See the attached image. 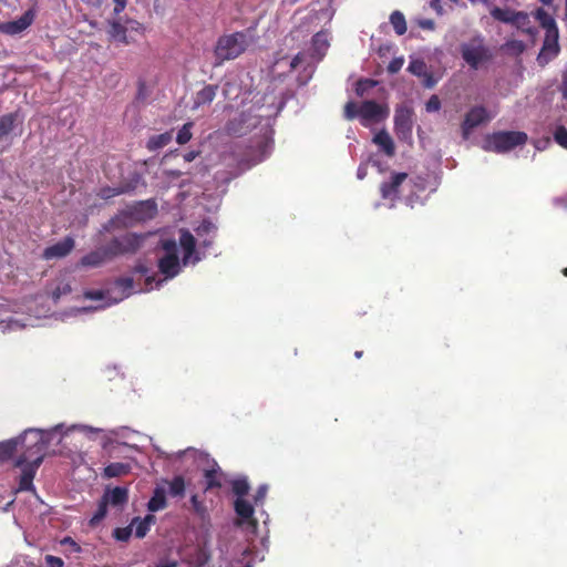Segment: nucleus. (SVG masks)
Segmentation results:
<instances>
[{"label": "nucleus", "instance_id": "nucleus-64", "mask_svg": "<svg viewBox=\"0 0 567 567\" xmlns=\"http://www.w3.org/2000/svg\"><path fill=\"white\" fill-rule=\"evenodd\" d=\"M154 281H155V277L154 276H147L146 279H145L146 287L147 288H152V285H153Z\"/></svg>", "mask_w": 567, "mask_h": 567}, {"label": "nucleus", "instance_id": "nucleus-56", "mask_svg": "<svg viewBox=\"0 0 567 567\" xmlns=\"http://www.w3.org/2000/svg\"><path fill=\"white\" fill-rule=\"evenodd\" d=\"M148 271V267L142 262H138L133 269V272L140 274L142 276H146Z\"/></svg>", "mask_w": 567, "mask_h": 567}, {"label": "nucleus", "instance_id": "nucleus-40", "mask_svg": "<svg viewBox=\"0 0 567 567\" xmlns=\"http://www.w3.org/2000/svg\"><path fill=\"white\" fill-rule=\"evenodd\" d=\"M112 536L117 540V542H127L131 536H132V528H131V525L126 526V527H116L113 532H112Z\"/></svg>", "mask_w": 567, "mask_h": 567}, {"label": "nucleus", "instance_id": "nucleus-45", "mask_svg": "<svg viewBox=\"0 0 567 567\" xmlns=\"http://www.w3.org/2000/svg\"><path fill=\"white\" fill-rule=\"evenodd\" d=\"M441 109V101L439 96L432 95L425 104V110L429 113L437 112Z\"/></svg>", "mask_w": 567, "mask_h": 567}, {"label": "nucleus", "instance_id": "nucleus-16", "mask_svg": "<svg viewBox=\"0 0 567 567\" xmlns=\"http://www.w3.org/2000/svg\"><path fill=\"white\" fill-rule=\"evenodd\" d=\"M558 31L554 30L549 31V33H545L544 43L542 50L537 56V61L539 64L544 65L548 63L551 59H554L559 52L558 44Z\"/></svg>", "mask_w": 567, "mask_h": 567}, {"label": "nucleus", "instance_id": "nucleus-24", "mask_svg": "<svg viewBox=\"0 0 567 567\" xmlns=\"http://www.w3.org/2000/svg\"><path fill=\"white\" fill-rule=\"evenodd\" d=\"M179 244L184 250L183 261L186 265L188 259L195 252L196 241L194 236L188 230H182L179 237Z\"/></svg>", "mask_w": 567, "mask_h": 567}, {"label": "nucleus", "instance_id": "nucleus-1", "mask_svg": "<svg viewBox=\"0 0 567 567\" xmlns=\"http://www.w3.org/2000/svg\"><path fill=\"white\" fill-rule=\"evenodd\" d=\"M329 34L324 31L318 32L312 38L311 52L299 53L290 61L286 59L277 60L274 64V72L278 73V70L288 65L290 71L303 69L309 78L313 71L315 64L318 63L326 55L330 42Z\"/></svg>", "mask_w": 567, "mask_h": 567}, {"label": "nucleus", "instance_id": "nucleus-17", "mask_svg": "<svg viewBox=\"0 0 567 567\" xmlns=\"http://www.w3.org/2000/svg\"><path fill=\"white\" fill-rule=\"evenodd\" d=\"M41 464L42 463L39 462L27 461L22 465L18 466L21 468L18 491L23 492L34 489L33 480Z\"/></svg>", "mask_w": 567, "mask_h": 567}, {"label": "nucleus", "instance_id": "nucleus-2", "mask_svg": "<svg viewBox=\"0 0 567 567\" xmlns=\"http://www.w3.org/2000/svg\"><path fill=\"white\" fill-rule=\"evenodd\" d=\"M21 454L14 462V466H20L27 461L42 463L45 451L49 446L48 433L38 429L25 430L18 436Z\"/></svg>", "mask_w": 567, "mask_h": 567}, {"label": "nucleus", "instance_id": "nucleus-21", "mask_svg": "<svg viewBox=\"0 0 567 567\" xmlns=\"http://www.w3.org/2000/svg\"><path fill=\"white\" fill-rule=\"evenodd\" d=\"M107 259H112L106 252V246L101 249L93 250L80 260V265L83 267H99L103 265Z\"/></svg>", "mask_w": 567, "mask_h": 567}, {"label": "nucleus", "instance_id": "nucleus-47", "mask_svg": "<svg viewBox=\"0 0 567 567\" xmlns=\"http://www.w3.org/2000/svg\"><path fill=\"white\" fill-rule=\"evenodd\" d=\"M109 291L103 290H87L84 292V297L91 300H104Z\"/></svg>", "mask_w": 567, "mask_h": 567}, {"label": "nucleus", "instance_id": "nucleus-61", "mask_svg": "<svg viewBox=\"0 0 567 567\" xmlns=\"http://www.w3.org/2000/svg\"><path fill=\"white\" fill-rule=\"evenodd\" d=\"M140 206L141 207H145V208H147L150 210H153V212L156 210V205L154 203L150 202V200L140 203Z\"/></svg>", "mask_w": 567, "mask_h": 567}, {"label": "nucleus", "instance_id": "nucleus-54", "mask_svg": "<svg viewBox=\"0 0 567 567\" xmlns=\"http://www.w3.org/2000/svg\"><path fill=\"white\" fill-rule=\"evenodd\" d=\"M114 1V13L120 14L124 11L127 1L126 0H113Z\"/></svg>", "mask_w": 567, "mask_h": 567}, {"label": "nucleus", "instance_id": "nucleus-28", "mask_svg": "<svg viewBox=\"0 0 567 567\" xmlns=\"http://www.w3.org/2000/svg\"><path fill=\"white\" fill-rule=\"evenodd\" d=\"M216 96V86L206 85L199 92H197L194 100V107L210 104Z\"/></svg>", "mask_w": 567, "mask_h": 567}, {"label": "nucleus", "instance_id": "nucleus-44", "mask_svg": "<svg viewBox=\"0 0 567 567\" xmlns=\"http://www.w3.org/2000/svg\"><path fill=\"white\" fill-rule=\"evenodd\" d=\"M216 226L209 220H203L196 229L198 236L210 235L216 233Z\"/></svg>", "mask_w": 567, "mask_h": 567}, {"label": "nucleus", "instance_id": "nucleus-46", "mask_svg": "<svg viewBox=\"0 0 567 567\" xmlns=\"http://www.w3.org/2000/svg\"><path fill=\"white\" fill-rule=\"evenodd\" d=\"M268 487L267 485H260L255 495H254V503L255 505H262L267 495Z\"/></svg>", "mask_w": 567, "mask_h": 567}, {"label": "nucleus", "instance_id": "nucleus-27", "mask_svg": "<svg viewBox=\"0 0 567 567\" xmlns=\"http://www.w3.org/2000/svg\"><path fill=\"white\" fill-rule=\"evenodd\" d=\"M167 506L166 494L164 488L156 487L153 492L151 499L147 503L150 512H157L164 509Z\"/></svg>", "mask_w": 567, "mask_h": 567}, {"label": "nucleus", "instance_id": "nucleus-59", "mask_svg": "<svg viewBox=\"0 0 567 567\" xmlns=\"http://www.w3.org/2000/svg\"><path fill=\"white\" fill-rule=\"evenodd\" d=\"M560 90H561L564 99L567 100V70L565 71V73L563 75V82H561Z\"/></svg>", "mask_w": 567, "mask_h": 567}, {"label": "nucleus", "instance_id": "nucleus-5", "mask_svg": "<svg viewBox=\"0 0 567 567\" xmlns=\"http://www.w3.org/2000/svg\"><path fill=\"white\" fill-rule=\"evenodd\" d=\"M128 502V489L126 487L116 486L106 488L97 504V509L91 517L89 525L97 526L107 515V506L122 508Z\"/></svg>", "mask_w": 567, "mask_h": 567}, {"label": "nucleus", "instance_id": "nucleus-6", "mask_svg": "<svg viewBox=\"0 0 567 567\" xmlns=\"http://www.w3.org/2000/svg\"><path fill=\"white\" fill-rule=\"evenodd\" d=\"M461 54L463 60L474 70L482 68L492 59L491 50L480 35L462 43Z\"/></svg>", "mask_w": 567, "mask_h": 567}, {"label": "nucleus", "instance_id": "nucleus-62", "mask_svg": "<svg viewBox=\"0 0 567 567\" xmlns=\"http://www.w3.org/2000/svg\"><path fill=\"white\" fill-rule=\"evenodd\" d=\"M367 175V168L363 165H360L357 172V176L359 179H363Z\"/></svg>", "mask_w": 567, "mask_h": 567}, {"label": "nucleus", "instance_id": "nucleus-49", "mask_svg": "<svg viewBox=\"0 0 567 567\" xmlns=\"http://www.w3.org/2000/svg\"><path fill=\"white\" fill-rule=\"evenodd\" d=\"M403 64H404L403 58H395L389 63L388 71L390 73L394 74L402 69Z\"/></svg>", "mask_w": 567, "mask_h": 567}, {"label": "nucleus", "instance_id": "nucleus-63", "mask_svg": "<svg viewBox=\"0 0 567 567\" xmlns=\"http://www.w3.org/2000/svg\"><path fill=\"white\" fill-rule=\"evenodd\" d=\"M425 78V86L432 87L435 84V81L432 79L430 74L423 75Z\"/></svg>", "mask_w": 567, "mask_h": 567}, {"label": "nucleus", "instance_id": "nucleus-32", "mask_svg": "<svg viewBox=\"0 0 567 567\" xmlns=\"http://www.w3.org/2000/svg\"><path fill=\"white\" fill-rule=\"evenodd\" d=\"M115 286L122 290V293L118 298H115L113 302H118L124 298H127L131 295V291L134 287V280L131 277H121L115 279Z\"/></svg>", "mask_w": 567, "mask_h": 567}, {"label": "nucleus", "instance_id": "nucleus-39", "mask_svg": "<svg viewBox=\"0 0 567 567\" xmlns=\"http://www.w3.org/2000/svg\"><path fill=\"white\" fill-rule=\"evenodd\" d=\"M408 70L416 75V76H423V75H426V72H427V68H426V64L424 61L422 60H412L408 66Z\"/></svg>", "mask_w": 567, "mask_h": 567}, {"label": "nucleus", "instance_id": "nucleus-26", "mask_svg": "<svg viewBox=\"0 0 567 567\" xmlns=\"http://www.w3.org/2000/svg\"><path fill=\"white\" fill-rule=\"evenodd\" d=\"M131 472V465L122 462L110 463L104 467L103 476L106 478L120 477Z\"/></svg>", "mask_w": 567, "mask_h": 567}, {"label": "nucleus", "instance_id": "nucleus-34", "mask_svg": "<svg viewBox=\"0 0 567 567\" xmlns=\"http://www.w3.org/2000/svg\"><path fill=\"white\" fill-rule=\"evenodd\" d=\"M390 22L396 34L402 35L406 32V21L402 12L393 11L390 16Z\"/></svg>", "mask_w": 567, "mask_h": 567}, {"label": "nucleus", "instance_id": "nucleus-19", "mask_svg": "<svg viewBox=\"0 0 567 567\" xmlns=\"http://www.w3.org/2000/svg\"><path fill=\"white\" fill-rule=\"evenodd\" d=\"M74 248V239L72 237H65L63 240L49 246L43 251V258L47 260L54 258H63L68 256Z\"/></svg>", "mask_w": 567, "mask_h": 567}, {"label": "nucleus", "instance_id": "nucleus-13", "mask_svg": "<svg viewBox=\"0 0 567 567\" xmlns=\"http://www.w3.org/2000/svg\"><path fill=\"white\" fill-rule=\"evenodd\" d=\"M234 509L238 516L236 522L237 526H243L247 524L252 530H256L258 527V522L254 517V506L245 498H236L234 502Z\"/></svg>", "mask_w": 567, "mask_h": 567}, {"label": "nucleus", "instance_id": "nucleus-36", "mask_svg": "<svg viewBox=\"0 0 567 567\" xmlns=\"http://www.w3.org/2000/svg\"><path fill=\"white\" fill-rule=\"evenodd\" d=\"M249 483L246 478H237L231 482V489L237 498H244L249 492Z\"/></svg>", "mask_w": 567, "mask_h": 567}, {"label": "nucleus", "instance_id": "nucleus-48", "mask_svg": "<svg viewBox=\"0 0 567 567\" xmlns=\"http://www.w3.org/2000/svg\"><path fill=\"white\" fill-rule=\"evenodd\" d=\"M47 567H63L64 561L62 558L53 555H47L44 557Z\"/></svg>", "mask_w": 567, "mask_h": 567}, {"label": "nucleus", "instance_id": "nucleus-30", "mask_svg": "<svg viewBox=\"0 0 567 567\" xmlns=\"http://www.w3.org/2000/svg\"><path fill=\"white\" fill-rule=\"evenodd\" d=\"M537 21L542 25V28L545 30V33H549V31L554 30L555 32L558 31V28L556 25V22L554 18L547 13L543 9H538L535 13Z\"/></svg>", "mask_w": 567, "mask_h": 567}, {"label": "nucleus", "instance_id": "nucleus-53", "mask_svg": "<svg viewBox=\"0 0 567 567\" xmlns=\"http://www.w3.org/2000/svg\"><path fill=\"white\" fill-rule=\"evenodd\" d=\"M430 7L436 12L439 16H443L445 13L444 8L442 6L441 0H431Z\"/></svg>", "mask_w": 567, "mask_h": 567}, {"label": "nucleus", "instance_id": "nucleus-41", "mask_svg": "<svg viewBox=\"0 0 567 567\" xmlns=\"http://www.w3.org/2000/svg\"><path fill=\"white\" fill-rule=\"evenodd\" d=\"M377 85V81L365 79L360 80L355 85V92L358 95L363 96L368 91Z\"/></svg>", "mask_w": 567, "mask_h": 567}, {"label": "nucleus", "instance_id": "nucleus-20", "mask_svg": "<svg viewBox=\"0 0 567 567\" xmlns=\"http://www.w3.org/2000/svg\"><path fill=\"white\" fill-rule=\"evenodd\" d=\"M241 83L243 81L238 75L228 76L223 86V95L225 99L237 101L243 94H246L247 92L244 91Z\"/></svg>", "mask_w": 567, "mask_h": 567}, {"label": "nucleus", "instance_id": "nucleus-10", "mask_svg": "<svg viewBox=\"0 0 567 567\" xmlns=\"http://www.w3.org/2000/svg\"><path fill=\"white\" fill-rule=\"evenodd\" d=\"M413 125V110L404 104L395 110L394 126L400 138L405 140L409 137Z\"/></svg>", "mask_w": 567, "mask_h": 567}, {"label": "nucleus", "instance_id": "nucleus-51", "mask_svg": "<svg viewBox=\"0 0 567 567\" xmlns=\"http://www.w3.org/2000/svg\"><path fill=\"white\" fill-rule=\"evenodd\" d=\"M124 193V189L121 188V187H117V188H103L102 189V197L103 198H111V197H114V196H117V195H121Z\"/></svg>", "mask_w": 567, "mask_h": 567}, {"label": "nucleus", "instance_id": "nucleus-29", "mask_svg": "<svg viewBox=\"0 0 567 567\" xmlns=\"http://www.w3.org/2000/svg\"><path fill=\"white\" fill-rule=\"evenodd\" d=\"M205 489L220 488L223 486V473L220 468H210L204 472Z\"/></svg>", "mask_w": 567, "mask_h": 567}, {"label": "nucleus", "instance_id": "nucleus-23", "mask_svg": "<svg viewBox=\"0 0 567 567\" xmlns=\"http://www.w3.org/2000/svg\"><path fill=\"white\" fill-rule=\"evenodd\" d=\"M378 151L372 154L369 158V163L372 166L378 167L380 171H383L382 162L380 159L381 156L393 157L395 154V144H377Z\"/></svg>", "mask_w": 567, "mask_h": 567}, {"label": "nucleus", "instance_id": "nucleus-22", "mask_svg": "<svg viewBox=\"0 0 567 567\" xmlns=\"http://www.w3.org/2000/svg\"><path fill=\"white\" fill-rule=\"evenodd\" d=\"M156 523V517L153 514H147L144 518L134 517L131 522V528L135 527V536L144 538L151 526Z\"/></svg>", "mask_w": 567, "mask_h": 567}, {"label": "nucleus", "instance_id": "nucleus-60", "mask_svg": "<svg viewBox=\"0 0 567 567\" xmlns=\"http://www.w3.org/2000/svg\"><path fill=\"white\" fill-rule=\"evenodd\" d=\"M506 47L508 49H515V50H519V51H522L524 49L523 43L519 41H509L506 43Z\"/></svg>", "mask_w": 567, "mask_h": 567}, {"label": "nucleus", "instance_id": "nucleus-8", "mask_svg": "<svg viewBox=\"0 0 567 567\" xmlns=\"http://www.w3.org/2000/svg\"><path fill=\"white\" fill-rule=\"evenodd\" d=\"M144 240V235L126 233L122 236L111 239L106 245V252H109L111 258L123 255H133L141 249Z\"/></svg>", "mask_w": 567, "mask_h": 567}, {"label": "nucleus", "instance_id": "nucleus-37", "mask_svg": "<svg viewBox=\"0 0 567 567\" xmlns=\"http://www.w3.org/2000/svg\"><path fill=\"white\" fill-rule=\"evenodd\" d=\"M254 554V550L249 547L243 550L241 556L236 559L234 563H231L230 567H235L236 565H239V567H252L254 566V559L251 558Z\"/></svg>", "mask_w": 567, "mask_h": 567}, {"label": "nucleus", "instance_id": "nucleus-18", "mask_svg": "<svg viewBox=\"0 0 567 567\" xmlns=\"http://www.w3.org/2000/svg\"><path fill=\"white\" fill-rule=\"evenodd\" d=\"M33 18V12L29 10L17 20L0 23V32L9 35L19 34L31 25Z\"/></svg>", "mask_w": 567, "mask_h": 567}, {"label": "nucleus", "instance_id": "nucleus-52", "mask_svg": "<svg viewBox=\"0 0 567 567\" xmlns=\"http://www.w3.org/2000/svg\"><path fill=\"white\" fill-rule=\"evenodd\" d=\"M417 25L421 29L433 31L435 29V22L431 19H419L416 20Z\"/></svg>", "mask_w": 567, "mask_h": 567}, {"label": "nucleus", "instance_id": "nucleus-9", "mask_svg": "<svg viewBox=\"0 0 567 567\" xmlns=\"http://www.w3.org/2000/svg\"><path fill=\"white\" fill-rule=\"evenodd\" d=\"M166 255L158 260V269L166 278H174L179 272V260L176 243L166 240L163 244Z\"/></svg>", "mask_w": 567, "mask_h": 567}, {"label": "nucleus", "instance_id": "nucleus-43", "mask_svg": "<svg viewBox=\"0 0 567 567\" xmlns=\"http://www.w3.org/2000/svg\"><path fill=\"white\" fill-rule=\"evenodd\" d=\"M193 123H186L183 125V127L178 131L176 136V142H189L192 138V130Z\"/></svg>", "mask_w": 567, "mask_h": 567}, {"label": "nucleus", "instance_id": "nucleus-25", "mask_svg": "<svg viewBox=\"0 0 567 567\" xmlns=\"http://www.w3.org/2000/svg\"><path fill=\"white\" fill-rule=\"evenodd\" d=\"M18 437L10 439L3 442H0V461L7 462L13 457V455L20 451Z\"/></svg>", "mask_w": 567, "mask_h": 567}, {"label": "nucleus", "instance_id": "nucleus-31", "mask_svg": "<svg viewBox=\"0 0 567 567\" xmlns=\"http://www.w3.org/2000/svg\"><path fill=\"white\" fill-rule=\"evenodd\" d=\"M109 25H110L109 34L113 40L121 42V43H128V40L126 38L127 29L124 25H122L120 21H115V20L110 21Z\"/></svg>", "mask_w": 567, "mask_h": 567}, {"label": "nucleus", "instance_id": "nucleus-7", "mask_svg": "<svg viewBox=\"0 0 567 567\" xmlns=\"http://www.w3.org/2000/svg\"><path fill=\"white\" fill-rule=\"evenodd\" d=\"M406 184L410 187V192L405 199L406 203L413 207L415 204H424L422 194L426 190L434 193L439 186V181L434 174L425 173L408 177Z\"/></svg>", "mask_w": 567, "mask_h": 567}, {"label": "nucleus", "instance_id": "nucleus-35", "mask_svg": "<svg viewBox=\"0 0 567 567\" xmlns=\"http://www.w3.org/2000/svg\"><path fill=\"white\" fill-rule=\"evenodd\" d=\"M495 142H526L527 135L524 132H501L496 134Z\"/></svg>", "mask_w": 567, "mask_h": 567}, {"label": "nucleus", "instance_id": "nucleus-42", "mask_svg": "<svg viewBox=\"0 0 567 567\" xmlns=\"http://www.w3.org/2000/svg\"><path fill=\"white\" fill-rule=\"evenodd\" d=\"M190 504H192L193 511H194L198 516H200V517H204V516H205V514H206V512H207L206 506H205L204 502H203V501H200V499L198 498V496H197V495H193V496L190 497Z\"/></svg>", "mask_w": 567, "mask_h": 567}, {"label": "nucleus", "instance_id": "nucleus-4", "mask_svg": "<svg viewBox=\"0 0 567 567\" xmlns=\"http://www.w3.org/2000/svg\"><path fill=\"white\" fill-rule=\"evenodd\" d=\"M250 41L245 32H234L219 37L214 49L216 64L237 59L248 48Z\"/></svg>", "mask_w": 567, "mask_h": 567}, {"label": "nucleus", "instance_id": "nucleus-58", "mask_svg": "<svg viewBox=\"0 0 567 567\" xmlns=\"http://www.w3.org/2000/svg\"><path fill=\"white\" fill-rule=\"evenodd\" d=\"M372 142L379 143V142H391V141H390V137H389L388 133H385V132H380L379 134H377V135L372 138Z\"/></svg>", "mask_w": 567, "mask_h": 567}, {"label": "nucleus", "instance_id": "nucleus-3", "mask_svg": "<svg viewBox=\"0 0 567 567\" xmlns=\"http://www.w3.org/2000/svg\"><path fill=\"white\" fill-rule=\"evenodd\" d=\"M344 115L348 120L359 118L363 126L378 124L389 116L388 106L374 101H364L360 104L354 102L347 103Z\"/></svg>", "mask_w": 567, "mask_h": 567}, {"label": "nucleus", "instance_id": "nucleus-11", "mask_svg": "<svg viewBox=\"0 0 567 567\" xmlns=\"http://www.w3.org/2000/svg\"><path fill=\"white\" fill-rule=\"evenodd\" d=\"M406 173H392L388 181L380 184V194L383 199L395 200L399 197L401 186L406 183Z\"/></svg>", "mask_w": 567, "mask_h": 567}, {"label": "nucleus", "instance_id": "nucleus-50", "mask_svg": "<svg viewBox=\"0 0 567 567\" xmlns=\"http://www.w3.org/2000/svg\"><path fill=\"white\" fill-rule=\"evenodd\" d=\"M555 142H567V130L564 126H557L554 131Z\"/></svg>", "mask_w": 567, "mask_h": 567}, {"label": "nucleus", "instance_id": "nucleus-38", "mask_svg": "<svg viewBox=\"0 0 567 567\" xmlns=\"http://www.w3.org/2000/svg\"><path fill=\"white\" fill-rule=\"evenodd\" d=\"M518 144H483V150L496 154H505L514 150Z\"/></svg>", "mask_w": 567, "mask_h": 567}, {"label": "nucleus", "instance_id": "nucleus-12", "mask_svg": "<svg viewBox=\"0 0 567 567\" xmlns=\"http://www.w3.org/2000/svg\"><path fill=\"white\" fill-rule=\"evenodd\" d=\"M489 115L484 106H474L466 114L462 124L463 137L468 138L470 133L478 125L487 122Z\"/></svg>", "mask_w": 567, "mask_h": 567}, {"label": "nucleus", "instance_id": "nucleus-55", "mask_svg": "<svg viewBox=\"0 0 567 567\" xmlns=\"http://www.w3.org/2000/svg\"><path fill=\"white\" fill-rule=\"evenodd\" d=\"M178 563L171 559H161L155 567H177Z\"/></svg>", "mask_w": 567, "mask_h": 567}, {"label": "nucleus", "instance_id": "nucleus-33", "mask_svg": "<svg viewBox=\"0 0 567 567\" xmlns=\"http://www.w3.org/2000/svg\"><path fill=\"white\" fill-rule=\"evenodd\" d=\"M168 494L172 497H183L185 494V480L183 476L177 475L172 481H167Z\"/></svg>", "mask_w": 567, "mask_h": 567}, {"label": "nucleus", "instance_id": "nucleus-57", "mask_svg": "<svg viewBox=\"0 0 567 567\" xmlns=\"http://www.w3.org/2000/svg\"><path fill=\"white\" fill-rule=\"evenodd\" d=\"M173 140V132H165L164 134H161L157 140H151L150 142H171Z\"/></svg>", "mask_w": 567, "mask_h": 567}, {"label": "nucleus", "instance_id": "nucleus-14", "mask_svg": "<svg viewBox=\"0 0 567 567\" xmlns=\"http://www.w3.org/2000/svg\"><path fill=\"white\" fill-rule=\"evenodd\" d=\"M23 117L19 112L0 117V140L13 138L21 131Z\"/></svg>", "mask_w": 567, "mask_h": 567}, {"label": "nucleus", "instance_id": "nucleus-15", "mask_svg": "<svg viewBox=\"0 0 567 567\" xmlns=\"http://www.w3.org/2000/svg\"><path fill=\"white\" fill-rule=\"evenodd\" d=\"M491 16L497 21L511 23L522 29H524V27L528 22V16L526 13L516 12L511 9H502L498 7H494L491 9Z\"/></svg>", "mask_w": 567, "mask_h": 567}]
</instances>
